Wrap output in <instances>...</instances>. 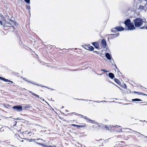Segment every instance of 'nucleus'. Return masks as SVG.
I'll list each match as a JSON object with an SVG mask.
<instances>
[{
    "instance_id": "nucleus-4",
    "label": "nucleus",
    "mask_w": 147,
    "mask_h": 147,
    "mask_svg": "<svg viewBox=\"0 0 147 147\" xmlns=\"http://www.w3.org/2000/svg\"><path fill=\"white\" fill-rule=\"evenodd\" d=\"M124 28L121 27H116L115 28L112 29V31H115L116 30L117 31H121L123 30Z\"/></svg>"
},
{
    "instance_id": "nucleus-19",
    "label": "nucleus",
    "mask_w": 147,
    "mask_h": 147,
    "mask_svg": "<svg viewBox=\"0 0 147 147\" xmlns=\"http://www.w3.org/2000/svg\"><path fill=\"white\" fill-rule=\"evenodd\" d=\"M24 0L26 2H27V3H28L29 4H30V0Z\"/></svg>"
},
{
    "instance_id": "nucleus-9",
    "label": "nucleus",
    "mask_w": 147,
    "mask_h": 147,
    "mask_svg": "<svg viewBox=\"0 0 147 147\" xmlns=\"http://www.w3.org/2000/svg\"><path fill=\"white\" fill-rule=\"evenodd\" d=\"M29 92L32 95H33L34 96V97H35L36 98H38L39 97V95L36 94L30 91Z\"/></svg>"
},
{
    "instance_id": "nucleus-2",
    "label": "nucleus",
    "mask_w": 147,
    "mask_h": 147,
    "mask_svg": "<svg viewBox=\"0 0 147 147\" xmlns=\"http://www.w3.org/2000/svg\"><path fill=\"white\" fill-rule=\"evenodd\" d=\"M133 22L136 27H139L142 25L144 22L145 21L143 19L141 18H138L134 19Z\"/></svg>"
},
{
    "instance_id": "nucleus-12",
    "label": "nucleus",
    "mask_w": 147,
    "mask_h": 147,
    "mask_svg": "<svg viewBox=\"0 0 147 147\" xmlns=\"http://www.w3.org/2000/svg\"><path fill=\"white\" fill-rule=\"evenodd\" d=\"M109 76L111 79H113L114 77V74L111 73H109Z\"/></svg>"
},
{
    "instance_id": "nucleus-26",
    "label": "nucleus",
    "mask_w": 147,
    "mask_h": 147,
    "mask_svg": "<svg viewBox=\"0 0 147 147\" xmlns=\"http://www.w3.org/2000/svg\"><path fill=\"white\" fill-rule=\"evenodd\" d=\"M119 33H118V34H112V35H113V36H115V35H116V36H118V35H119Z\"/></svg>"
},
{
    "instance_id": "nucleus-35",
    "label": "nucleus",
    "mask_w": 147,
    "mask_h": 147,
    "mask_svg": "<svg viewBox=\"0 0 147 147\" xmlns=\"http://www.w3.org/2000/svg\"><path fill=\"white\" fill-rule=\"evenodd\" d=\"M129 129L130 130H132L131 129H130L127 128V129Z\"/></svg>"
},
{
    "instance_id": "nucleus-13",
    "label": "nucleus",
    "mask_w": 147,
    "mask_h": 147,
    "mask_svg": "<svg viewBox=\"0 0 147 147\" xmlns=\"http://www.w3.org/2000/svg\"><path fill=\"white\" fill-rule=\"evenodd\" d=\"M71 125L74 127H84L83 125H79L74 124H71Z\"/></svg>"
},
{
    "instance_id": "nucleus-30",
    "label": "nucleus",
    "mask_w": 147,
    "mask_h": 147,
    "mask_svg": "<svg viewBox=\"0 0 147 147\" xmlns=\"http://www.w3.org/2000/svg\"><path fill=\"white\" fill-rule=\"evenodd\" d=\"M0 24L1 25H2V23L1 22V21H0Z\"/></svg>"
},
{
    "instance_id": "nucleus-8",
    "label": "nucleus",
    "mask_w": 147,
    "mask_h": 147,
    "mask_svg": "<svg viewBox=\"0 0 147 147\" xmlns=\"http://www.w3.org/2000/svg\"><path fill=\"white\" fill-rule=\"evenodd\" d=\"M139 9L141 11L143 10L146 11V8L145 6L140 5L139 7Z\"/></svg>"
},
{
    "instance_id": "nucleus-11",
    "label": "nucleus",
    "mask_w": 147,
    "mask_h": 147,
    "mask_svg": "<svg viewBox=\"0 0 147 147\" xmlns=\"http://www.w3.org/2000/svg\"><path fill=\"white\" fill-rule=\"evenodd\" d=\"M105 56L109 60L111 59V56L110 55L109 53H106L105 54Z\"/></svg>"
},
{
    "instance_id": "nucleus-34",
    "label": "nucleus",
    "mask_w": 147,
    "mask_h": 147,
    "mask_svg": "<svg viewBox=\"0 0 147 147\" xmlns=\"http://www.w3.org/2000/svg\"><path fill=\"white\" fill-rule=\"evenodd\" d=\"M52 147H56V146L55 145H53Z\"/></svg>"
},
{
    "instance_id": "nucleus-37",
    "label": "nucleus",
    "mask_w": 147,
    "mask_h": 147,
    "mask_svg": "<svg viewBox=\"0 0 147 147\" xmlns=\"http://www.w3.org/2000/svg\"><path fill=\"white\" fill-rule=\"evenodd\" d=\"M42 98L41 97L40 98L41 100H42Z\"/></svg>"
},
{
    "instance_id": "nucleus-28",
    "label": "nucleus",
    "mask_w": 147,
    "mask_h": 147,
    "mask_svg": "<svg viewBox=\"0 0 147 147\" xmlns=\"http://www.w3.org/2000/svg\"><path fill=\"white\" fill-rule=\"evenodd\" d=\"M134 131L136 133H138V134H140V133H138L137 131ZM141 135H142V134H141Z\"/></svg>"
},
{
    "instance_id": "nucleus-31",
    "label": "nucleus",
    "mask_w": 147,
    "mask_h": 147,
    "mask_svg": "<svg viewBox=\"0 0 147 147\" xmlns=\"http://www.w3.org/2000/svg\"><path fill=\"white\" fill-rule=\"evenodd\" d=\"M0 24L1 25H2V23L1 22V21H0Z\"/></svg>"
},
{
    "instance_id": "nucleus-36",
    "label": "nucleus",
    "mask_w": 147,
    "mask_h": 147,
    "mask_svg": "<svg viewBox=\"0 0 147 147\" xmlns=\"http://www.w3.org/2000/svg\"><path fill=\"white\" fill-rule=\"evenodd\" d=\"M84 116H82V117L83 118H84Z\"/></svg>"
},
{
    "instance_id": "nucleus-17",
    "label": "nucleus",
    "mask_w": 147,
    "mask_h": 147,
    "mask_svg": "<svg viewBox=\"0 0 147 147\" xmlns=\"http://www.w3.org/2000/svg\"><path fill=\"white\" fill-rule=\"evenodd\" d=\"M115 82H117L118 84H119L120 83V82L119 81V80L117 79H115Z\"/></svg>"
},
{
    "instance_id": "nucleus-29",
    "label": "nucleus",
    "mask_w": 147,
    "mask_h": 147,
    "mask_svg": "<svg viewBox=\"0 0 147 147\" xmlns=\"http://www.w3.org/2000/svg\"><path fill=\"white\" fill-rule=\"evenodd\" d=\"M46 147H52V146L51 145L49 146H46Z\"/></svg>"
},
{
    "instance_id": "nucleus-33",
    "label": "nucleus",
    "mask_w": 147,
    "mask_h": 147,
    "mask_svg": "<svg viewBox=\"0 0 147 147\" xmlns=\"http://www.w3.org/2000/svg\"><path fill=\"white\" fill-rule=\"evenodd\" d=\"M42 146H43L44 147H46V146H45V145H43H43H42Z\"/></svg>"
},
{
    "instance_id": "nucleus-10",
    "label": "nucleus",
    "mask_w": 147,
    "mask_h": 147,
    "mask_svg": "<svg viewBox=\"0 0 147 147\" xmlns=\"http://www.w3.org/2000/svg\"><path fill=\"white\" fill-rule=\"evenodd\" d=\"M92 44L96 48H98L99 47V44L98 43L94 42L92 43Z\"/></svg>"
},
{
    "instance_id": "nucleus-1",
    "label": "nucleus",
    "mask_w": 147,
    "mask_h": 147,
    "mask_svg": "<svg viewBox=\"0 0 147 147\" xmlns=\"http://www.w3.org/2000/svg\"><path fill=\"white\" fill-rule=\"evenodd\" d=\"M125 27L128 30H132L135 29V28L133 23L130 19L127 20L125 22Z\"/></svg>"
},
{
    "instance_id": "nucleus-15",
    "label": "nucleus",
    "mask_w": 147,
    "mask_h": 147,
    "mask_svg": "<svg viewBox=\"0 0 147 147\" xmlns=\"http://www.w3.org/2000/svg\"><path fill=\"white\" fill-rule=\"evenodd\" d=\"M115 127V126H113V125H110L109 126L108 129L109 130L112 129L113 128Z\"/></svg>"
},
{
    "instance_id": "nucleus-32",
    "label": "nucleus",
    "mask_w": 147,
    "mask_h": 147,
    "mask_svg": "<svg viewBox=\"0 0 147 147\" xmlns=\"http://www.w3.org/2000/svg\"><path fill=\"white\" fill-rule=\"evenodd\" d=\"M39 140H41V141H43V140L42 139H39Z\"/></svg>"
},
{
    "instance_id": "nucleus-20",
    "label": "nucleus",
    "mask_w": 147,
    "mask_h": 147,
    "mask_svg": "<svg viewBox=\"0 0 147 147\" xmlns=\"http://www.w3.org/2000/svg\"><path fill=\"white\" fill-rule=\"evenodd\" d=\"M27 8L29 10V11L30 10V6H27ZM30 12V11H29Z\"/></svg>"
},
{
    "instance_id": "nucleus-16",
    "label": "nucleus",
    "mask_w": 147,
    "mask_h": 147,
    "mask_svg": "<svg viewBox=\"0 0 147 147\" xmlns=\"http://www.w3.org/2000/svg\"><path fill=\"white\" fill-rule=\"evenodd\" d=\"M84 118L85 119H86V120H87L88 121H92V120H91L90 119H89L87 117H86V116H84Z\"/></svg>"
},
{
    "instance_id": "nucleus-3",
    "label": "nucleus",
    "mask_w": 147,
    "mask_h": 147,
    "mask_svg": "<svg viewBox=\"0 0 147 147\" xmlns=\"http://www.w3.org/2000/svg\"><path fill=\"white\" fill-rule=\"evenodd\" d=\"M13 108L15 110L17 111H21L23 110L22 107L21 105L14 106Z\"/></svg>"
},
{
    "instance_id": "nucleus-5",
    "label": "nucleus",
    "mask_w": 147,
    "mask_h": 147,
    "mask_svg": "<svg viewBox=\"0 0 147 147\" xmlns=\"http://www.w3.org/2000/svg\"><path fill=\"white\" fill-rule=\"evenodd\" d=\"M13 24H14L15 25H16V22L13 21H10V22H6L5 23V26L7 27L11 26V25H13Z\"/></svg>"
},
{
    "instance_id": "nucleus-27",
    "label": "nucleus",
    "mask_w": 147,
    "mask_h": 147,
    "mask_svg": "<svg viewBox=\"0 0 147 147\" xmlns=\"http://www.w3.org/2000/svg\"><path fill=\"white\" fill-rule=\"evenodd\" d=\"M37 144H39V145H43L41 143H39L37 142Z\"/></svg>"
},
{
    "instance_id": "nucleus-21",
    "label": "nucleus",
    "mask_w": 147,
    "mask_h": 147,
    "mask_svg": "<svg viewBox=\"0 0 147 147\" xmlns=\"http://www.w3.org/2000/svg\"><path fill=\"white\" fill-rule=\"evenodd\" d=\"M23 79L24 80H25V81H27V82H30V83H31V82H30V81H28V80H26V78H23Z\"/></svg>"
},
{
    "instance_id": "nucleus-6",
    "label": "nucleus",
    "mask_w": 147,
    "mask_h": 147,
    "mask_svg": "<svg viewBox=\"0 0 147 147\" xmlns=\"http://www.w3.org/2000/svg\"><path fill=\"white\" fill-rule=\"evenodd\" d=\"M106 45V41L104 39H102L101 43V47L103 48H105Z\"/></svg>"
},
{
    "instance_id": "nucleus-24",
    "label": "nucleus",
    "mask_w": 147,
    "mask_h": 147,
    "mask_svg": "<svg viewBox=\"0 0 147 147\" xmlns=\"http://www.w3.org/2000/svg\"><path fill=\"white\" fill-rule=\"evenodd\" d=\"M102 71H104V72H108V71H107L106 70H105V69H102L101 70Z\"/></svg>"
},
{
    "instance_id": "nucleus-25",
    "label": "nucleus",
    "mask_w": 147,
    "mask_h": 147,
    "mask_svg": "<svg viewBox=\"0 0 147 147\" xmlns=\"http://www.w3.org/2000/svg\"><path fill=\"white\" fill-rule=\"evenodd\" d=\"M118 132H122V129H120L119 131H118Z\"/></svg>"
},
{
    "instance_id": "nucleus-22",
    "label": "nucleus",
    "mask_w": 147,
    "mask_h": 147,
    "mask_svg": "<svg viewBox=\"0 0 147 147\" xmlns=\"http://www.w3.org/2000/svg\"><path fill=\"white\" fill-rule=\"evenodd\" d=\"M145 28L146 29H147V25L145 27V26H144V27H143L141 28L144 29V28Z\"/></svg>"
},
{
    "instance_id": "nucleus-7",
    "label": "nucleus",
    "mask_w": 147,
    "mask_h": 147,
    "mask_svg": "<svg viewBox=\"0 0 147 147\" xmlns=\"http://www.w3.org/2000/svg\"><path fill=\"white\" fill-rule=\"evenodd\" d=\"M0 80H3V81L6 82H11V83H13V82L12 81H11L10 80H9L8 79H5L4 78H2L1 77H0Z\"/></svg>"
},
{
    "instance_id": "nucleus-39",
    "label": "nucleus",
    "mask_w": 147,
    "mask_h": 147,
    "mask_svg": "<svg viewBox=\"0 0 147 147\" xmlns=\"http://www.w3.org/2000/svg\"><path fill=\"white\" fill-rule=\"evenodd\" d=\"M145 1H147V0H145Z\"/></svg>"
},
{
    "instance_id": "nucleus-23",
    "label": "nucleus",
    "mask_w": 147,
    "mask_h": 147,
    "mask_svg": "<svg viewBox=\"0 0 147 147\" xmlns=\"http://www.w3.org/2000/svg\"><path fill=\"white\" fill-rule=\"evenodd\" d=\"M108 127H109V126H107V125H105V128L107 129H108Z\"/></svg>"
},
{
    "instance_id": "nucleus-38",
    "label": "nucleus",
    "mask_w": 147,
    "mask_h": 147,
    "mask_svg": "<svg viewBox=\"0 0 147 147\" xmlns=\"http://www.w3.org/2000/svg\"><path fill=\"white\" fill-rule=\"evenodd\" d=\"M118 126V127H120V126Z\"/></svg>"
},
{
    "instance_id": "nucleus-18",
    "label": "nucleus",
    "mask_w": 147,
    "mask_h": 147,
    "mask_svg": "<svg viewBox=\"0 0 147 147\" xmlns=\"http://www.w3.org/2000/svg\"><path fill=\"white\" fill-rule=\"evenodd\" d=\"M133 101H141V100L139 99H132Z\"/></svg>"
},
{
    "instance_id": "nucleus-14",
    "label": "nucleus",
    "mask_w": 147,
    "mask_h": 147,
    "mask_svg": "<svg viewBox=\"0 0 147 147\" xmlns=\"http://www.w3.org/2000/svg\"><path fill=\"white\" fill-rule=\"evenodd\" d=\"M88 48L89 49V50L90 51H92L94 50V47L91 46H89L88 47Z\"/></svg>"
}]
</instances>
